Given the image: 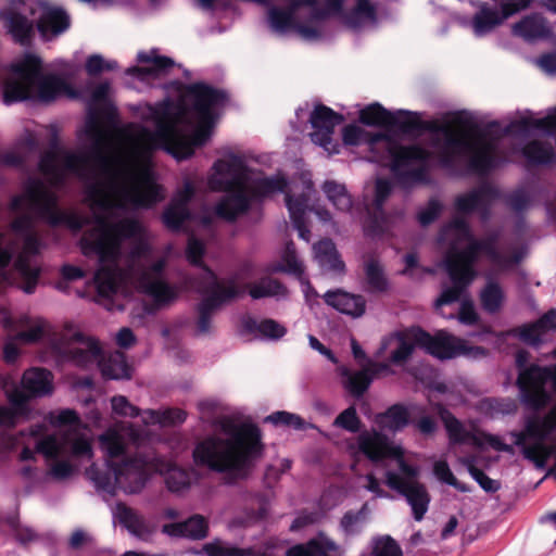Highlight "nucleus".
Wrapping results in <instances>:
<instances>
[{
    "label": "nucleus",
    "mask_w": 556,
    "mask_h": 556,
    "mask_svg": "<svg viewBox=\"0 0 556 556\" xmlns=\"http://www.w3.org/2000/svg\"><path fill=\"white\" fill-rule=\"evenodd\" d=\"M473 113L467 110L455 112V121L467 125L472 132L468 137H459L444 125L433 122H422L421 131L441 134L443 146L440 150L438 164L440 167L453 170L457 157H466V170L478 176H488L508 162L504 154L501 123L496 119L485 125L473 124Z\"/></svg>",
    "instance_id": "f257e3e1"
},
{
    "label": "nucleus",
    "mask_w": 556,
    "mask_h": 556,
    "mask_svg": "<svg viewBox=\"0 0 556 556\" xmlns=\"http://www.w3.org/2000/svg\"><path fill=\"white\" fill-rule=\"evenodd\" d=\"M227 438L207 437L195 444L192 458L195 465L225 473L227 484L247 479L264 454L262 431L255 424H229L224 428Z\"/></svg>",
    "instance_id": "f03ea898"
},
{
    "label": "nucleus",
    "mask_w": 556,
    "mask_h": 556,
    "mask_svg": "<svg viewBox=\"0 0 556 556\" xmlns=\"http://www.w3.org/2000/svg\"><path fill=\"white\" fill-rule=\"evenodd\" d=\"M356 451L371 464L386 468V485L403 496L412 508L414 519L421 521L431 498L425 484L417 481L420 467L405 459L402 446L394 444L382 432L372 429L358 433Z\"/></svg>",
    "instance_id": "7ed1b4c3"
},
{
    "label": "nucleus",
    "mask_w": 556,
    "mask_h": 556,
    "mask_svg": "<svg viewBox=\"0 0 556 556\" xmlns=\"http://www.w3.org/2000/svg\"><path fill=\"white\" fill-rule=\"evenodd\" d=\"M93 218L96 226L79 239V248L85 256L98 257L99 267L93 280L98 294L109 298L117 291L119 278L117 262L122 243L139 237L143 227L136 218H124L115 223H109L104 215H96Z\"/></svg>",
    "instance_id": "20e7f679"
},
{
    "label": "nucleus",
    "mask_w": 556,
    "mask_h": 556,
    "mask_svg": "<svg viewBox=\"0 0 556 556\" xmlns=\"http://www.w3.org/2000/svg\"><path fill=\"white\" fill-rule=\"evenodd\" d=\"M229 102L227 90L216 88L206 83H193L186 87L181 94L180 109L188 110L187 114L192 115L198 125L190 136L184 135L178 128L170 139V146L177 152L173 156L181 162L194 154V149L203 147L212 136L213 128L223 115Z\"/></svg>",
    "instance_id": "39448f33"
},
{
    "label": "nucleus",
    "mask_w": 556,
    "mask_h": 556,
    "mask_svg": "<svg viewBox=\"0 0 556 556\" xmlns=\"http://www.w3.org/2000/svg\"><path fill=\"white\" fill-rule=\"evenodd\" d=\"M165 467L164 457L152 450H143L121 463L108 460L102 466L92 464L86 475L101 497L109 502L115 496L117 489L126 494L139 493L151 475L163 472Z\"/></svg>",
    "instance_id": "423d86ee"
},
{
    "label": "nucleus",
    "mask_w": 556,
    "mask_h": 556,
    "mask_svg": "<svg viewBox=\"0 0 556 556\" xmlns=\"http://www.w3.org/2000/svg\"><path fill=\"white\" fill-rule=\"evenodd\" d=\"M42 61L34 53H26L22 61L11 64L13 78L5 80L3 85L2 102L5 105L37 100L50 103L66 93L75 98V91L55 74H43Z\"/></svg>",
    "instance_id": "0eeeda50"
},
{
    "label": "nucleus",
    "mask_w": 556,
    "mask_h": 556,
    "mask_svg": "<svg viewBox=\"0 0 556 556\" xmlns=\"http://www.w3.org/2000/svg\"><path fill=\"white\" fill-rule=\"evenodd\" d=\"M106 187L117 202L101 195L92 201V207L103 215L116 208L119 211L151 210L165 198L164 188L157 182L153 170L146 169L130 182L121 181L116 175L108 176Z\"/></svg>",
    "instance_id": "6e6552de"
},
{
    "label": "nucleus",
    "mask_w": 556,
    "mask_h": 556,
    "mask_svg": "<svg viewBox=\"0 0 556 556\" xmlns=\"http://www.w3.org/2000/svg\"><path fill=\"white\" fill-rule=\"evenodd\" d=\"M58 204L56 193L47 188L42 179L28 177L23 193L13 195L9 207L13 212L27 207L51 227L65 226L73 232L80 231L89 224L88 217L75 212L61 211Z\"/></svg>",
    "instance_id": "1a4fd4ad"
},
{
    "label": "nucleus",
    "mask_w": 556,
    "mask_h": 556,
    "mask_svg": "<svg viewBox=\"0 0 556 556\" xmlns=\"http://www.w3.org/2000/svg\"><path fill=\"white\" fill-rule=\"evenodd\" d=\"M180 103L181 98L177 102L166 98L162 101L144 105L142 119L154 124V129L146 126L139 129L142 146L147 153L152 154L157 150H162L170 156H176L174 153L177 151L170 146V139L177 130L173 119L188 112V110L180 109Z\"/></svg>",
    "instance_id": "9d476101"
},
{
    "label": "nucleus",
    "mask_w": 556,
    "mask_h": 556,
    "mask_svg": "<svg viewBox=\"0 0 556 556\" xmlns=\"http://www.w3.org/2000/svg\"><path fill=\"white\" fill-rule=\"evenodd\" d=\"M379 140L386 141L391 159L390 168L400 184L413 186L430 181L429 165L432 154L428 149L417 143L408 146L394 143L383 134L372 137V142Z\"/></svg>",
    "instance_id": "9b49d317"
},
{
    "label": "nucleus",
    "mask_w": 556,
    "mask_h": 556,
    "mask_svg": "<svg viewBox=\"0 0 556 556\" xmlns=\"http://www.w3.org/2000/svg\"><path fill=\"white\" fill-rule=\"evenodd\" d=\"M85 134L90 140L89 147L79 153L63 152L64 168L76 177L90 176V162H93L99 172L105 176L116 175L113 172L109 157L104 153V135L98 124L97 113L90 111L86 121Z\"/></svg>",
    "instance_id": "f8f14e48"
},
{
    "label": "nucleus",
    "mask_w": 556,
    "mask_h": 556,
    "mask_svg": "<svg viewBox=\"0 0 556 556\" xmlns=\"http://www.w3.org/2000/svg\"><path fill=\"white\" fill-rule=\"evenodd\" d=\"M412 333L418 348L441 361L453 359L458 356L478 359L488 354L485 348L469 345L465 340L456 338L445 330H439L435 334H430L422 328L417 327L412 330Z\"/></svg>",
    "instance_id": "ddd939ff"
},
{
    "label": "nucleus",
    "mask_w": 556,
    "mask_h": 556,
    "mask_svg": "<svg viewBox=\"0 0 556 556\" xmlns=\"http://www.w3.org/2000/svg\"><path fill=\"white\" fill-rule=\"evenodd\" d=\"M288 9L282 10L275 5L268 8V23L270 28L278 34H286L293 27V17L296 11L306 10L308 23L325 22L332 14L342 11L343 0H287Z\"/></svg>",
    "instance_id": "4468645a"
},
{
    "label": "nucleus",
    "mask_w": 556,
    "mask_h": 556,
    "mask_svg": "<svg viewBox=\"0 0 556 556\" xmlns=\"http://www.w3.org/2000/svg\"><path fill=\"white\" fill-rule=\"evenodd\" d=\"M554 354L556 356V350ZM548 383L552 384L556 394V364L552 366L531 364L529 368L521 370L516 381L521 404L534 412L544 408L551 401V394L546 389Z\"/></svg>",
    "instance_id": "2eb2a0df"
},
{
    "label": "nucleus",
    "mask_w": 556,
    "mask_h": 556,
    "mask_svg": "<svg viewBox=\"0 0 556 556\" xmlns=\"http://www.w3.org/2000/svg\"><path fill=\"white\" fill-rule=\"evenodd\" d=\"M237 279L238 277L233 275L227 278L225 283H218V287L205 286V291H197L203 296L195 305L198 336L210 333L215 312L244 294V291L237 286Z\"/></svg>",
    "instance_id": "dca6fc26"
},
{
    "label": "nucleus",
    "mask_w": 556,
    "mask_h": 556,
    "mask_svg": "<svg viewBox=\"0 0 556 556\" xmlns=\"http://www.w3.org/2000/svg\"><path fill=\"white\" fill-rule=\"evenodd\" d=\"M314 193V184L309 179L303 181L301 193H286V206L288 208L292 226L298 231L299 238L306 242H308L311 238V230L307 226L308 212H314L318 219L324 224L332 220V215L328 210L320 207L314 208L309 206V202Z\"/></svg>",
    "instance_id": "f3484780"
},
{
    "label": "nucleus",
    "mask_w": 556,
    "mask_h": 556,
    "mask_svg": "<svg viewBox=\"0 0 556 556\" xmlns=\"http://www.w3.org/2000/svg\"><path fill=\"white\" fill-rule=\"evenodd\" d=\"M249 166L243 155L228 152L225 159H218L212 166L207 184L212 191L233 188H248Z\"/></svg>",
    "instance_id": "a211bd4d"
},
{
    "label": "nucleus",
    "mask_w": 556,
    "mask_h": 556,
    "mask_svg": "<svg viewBox=\"0 0 556 556\" xmlns=\"http://www.w3.org/2000/svg\"><path fill=\"white\" fill-rule=\"evenodd\" d=\"M24 0H9V4L0 9V22L12 41L23 48H29L36 36V22L22 10Z\"/></svg>",
    "instance_id": "6ab92c4d"
},
{
    "label": "nucleus",
    "mask_w": 556,
    "mask_h": 556,
    "mask_svg": "<svg viewBox=\"0 0 556 556\" xmlns=\"http://www.w3.org/2000/svg\"><path fill=\"white\" fill-rule=\"evenodd\" d=\"M63 341L55 345L56 352L78 367H88L102 354L98 340L87 337L80 331L67 332L63 337Z\"/></svg>",
    "instance_id": "aec40b11"
},
{
    "label": "nucleus",
    "mask_w": 556,
    "mask_h": 556,
    "mask_svg": "<svg viewBox=\"0 0 556 556\" xmlns=\"http://www.w3.org/2000/svg\"><path fill=\"white\" fill-rule=\"evenodd\" d=\"M165 265V260L159 258L137 274L138 289L152 298L156 304L170 303L178 295L176 287L167 283L164 279Z\"/></svg>",
    "instance_id": "412c9836"
},
{
    "label": "nucleus",
    "mask_w": 556,
    "mask_h": 556,
    "mask_svg": "<svg viewBox=\"0 0 556 556\" xmlns=\"http://www.w3.org/2000/svg\"><path fill=\"white\" fill-rule=\"evenodd\" d=\"M42 248L41 239L34 232L23 237V251L13 267L16 275L15 286L26 294L36 291L40 277V268L30 265L29 256L38 255Z\"/></svg>",
    "instance_id": "4be33fe9"
},
{
    "label": "nucleus",
    "mask_w": 556,
    "mask_h": 556,
    "mask_svg": "<svg viewBox=\"0 0 556 556\" xmlns=\"http://www.w3.org/2000/svg\"><path fill=\"white\" fill-rule=\"evenodd\" d=\"M343 116L332 109L318 104L309 114V123L313 131L309 134L313 143L323 148L329 154H338L340 144L332 139L334 128L341 124Z\"/></svg>",
    "instance_id": "5701e85b"
},
{
    "label": "nucleus",
    "mask_w": 556,
    "mask_h": 556,
    "mask_svg": "<svg viewBox=\"0 0 556 556\" xmlns=\"http://www.w3.org/2000/svg\"><path fill=\"white\" fill-rule=\"evenodd\" d=\"M501 197L498 188L484 181L469 191L458 194L455 198V210L462 214L469 215L479 212L482 220L490 217L492 203Z\"/></svg>",
    "instance_id": "b1692460"
},
{
    "label": "nucleus",
    "mask_w": 556,
    "mask_h": 556,
    "mask_svg": "<svg viewBox=\"0 0 556 556\" xmlns=\"http://www.w3.org/2000/svg\"><path fill=\"white\" fill-rule=\"evenodd\" d=\"M205 254V245L204 243L191 236L188 239L187 248H186V257L187 261L201 269V273L198 275H188L186 277V282L192 286L195 291H205L206 287H218V283H222L217 275L204 262L203 256Z\"/></svg>",
    "instance_id": "393cba45"
},
{
    "label": "nucleus",
    "mask_w": 556,
    "mask_h": 556,
    "mask_svg": "<svg viewBox=\"0 0 556 556\" xmlns=\"http://www.w3.org/2000/svg\"><path fill=\"white\" fill-rule=\"evenodd\" d=\"M219 192H224V194L217 200L213 208L214 215L219 219L235 223L251 210L253 197L250 195L248 188H233Z\"/></svg>",
    "instance_id": "a878e982"
},
{
    "label": "nucleus",
    "mask_w": 556,
    "mask_h": 556,
    "mask_svg": "<svg viewBox=\"0 0 556 556\" xmlns=\"http://www.w3.org/2000/svg\"><path fill=\"white\" fill-rule=\"evenodd\" d=\"M527 116H521L519 119L509 122L503 129L502 134L530 136L533 132H541L543 135H556V105L549 108L546 115L541 118H532V112L526 111Z\"/></svg>",
    "instance_id": "bb28decb"
},
{
    "label": "nucleus",
    "mask_w": 556,
    "mask_h": 556,
    "mask_svg": "<svg viewBox=\"0 0 556 556\" xmlns=\"http://www.w3.org/2000/svg\"><path fill=\"white\" fill-rule=\"evenodd\" d=\"M137 61L140 63H148L146 66H130L125 71L126 76L136 78L142 83H150L151 80L160 78L170 67L175 65L172 58L165 55H157L156 49L150 52L139 51Z\"/></svg>",
    "instance_id": "cd10ccee"
},
{
    "label": "nucleus",
    "mask_w": 556,
    "mask_h": 556,
    "mask_svg": "<svg viewBox=\"0 0 556 556\" xmlns=\"http://www.w3.org/2000/svg\"><path fill=\"white\" fill-rule=\"evenodd\" d=\"M71 26V17L65 10L48 4L42 5L36 21V28L42 41H50L65 33Z\"/></svg>",
    "instance_id": "c85d7f7f"
},
{
    "label": "nucleus",
    "mask_w": 556,
    "mask_h": 556,
    "mask_svg": "<svg viewBox=\"0 0 556 556\" xmlns=\"http://www.w3.org/2000/svg\"><path fill=\"white\" fill-rule=\"evenodd\" d=\"M208 521L199 514H194L182 521L169 522L162 526V533L173 539L201 541L208 534Z\"/></svg>",
    "instance_id": "c756f323"
},
{
    "label": "nucleus",
    "mask_w": 556,
    "mask_h": 556,
    "mask_svg": "<svg viewBox=\"0 0 556 556\" xmlns=\"http://www.w3.org/2000/svg\"><path fill=\"white\" fill-rule=\"evenodd\" d=\"M64 150L59 142L56 135L50 141L49 149L41 153L38 161V169L54 185H61L65 181L66 173L63 165Z\"/></svg>",
    "instance_id": "7c9ffc66"
},
{
    "label": "nucleus",
    "mask_w": 556,
    "mask_h": 556,
    "mask_svg": "<svg viewBox=\"0 0 556 556\" xmlns=\"http://www.w3.org/2000/svg\"><path fill=\"white\" fill-rule=\"evenodd\" d=\"M378 5L375 0H354V5L343 13V10L337 15L343 17L344 24L353 29L359 30L369 26H376L378 23Z\"/></svg>",
    "instance_id": "2f4dec72"
},
{
    "label": "nucleus",
    "mask_w": 556,
    "mask_h": 556,
    "mask_svg": "<svg viewBox=\"0 0 556 556\" xmlns=\"http://www.w3.org/2000/svg\"><path fill=\"white\" fill-rule=\"evenodd\" d=\"M511 31L515 36L522 38L526 42L534 43L552 37V27L544 16L539 13H531L523 16L513 25Z\"/></svg>",
    "instance_id": "473e14b6"
},
{
    "label": "nucleus",
    "mask_w": 556,
    "mask_h": 556,
    "mask_svg": "<svg viewBox=\"0 0 556 556\" xmlns=\"http://www.w3.org/2000/svg\"><path fill=\"white\" fill-rule=\"evenodd\" d=\"M323 299L325 303L341 314L353 318L362 317L366 312V300L361 294H353L341 289L328 290Z\"/></svg>",
    "instance_id": "72a5a7b5"
},
{
    "label": "nucleus",
    "mask_w": 556,
    "mask_h": 556,
    "mask_svg": "<svg viewBox=\"0 0 556 556\" xmlns=\"http://www.w3.org/2000/svg\"><path fill=\"white\" fill-rule=\"evenodd\" d=\"M432 408L435 410L446 430L451 444H463L471 440L475 445L481 447L482 442L471 432L467 431L463 422L454 416V414L442 403H433Z\"/></svg>",
    "instance_id": "f704fd0d"
},
{
    "label": "nucleus",
    "mask_w": 556,
    "mask_h": 556,
    "mask_svg": "<svg viewBox=\"0 0 556 556\" xmlns=\"http://www.w3.org/2000/svg\"><path fill=\"white\" fill-rule=\"evenodd\" d=\"M452 281V286L443 287L439 298L434 302L437 308L453 304L467 293L468 288L473 282L472 275H460L456 266L451 262L448 268H444Z\"/></svg>",
    "instance_id": "c9c22d12"
},
{
    "label": "nucleus",
    "mask_w": 556,
    "mask_h": 556,
    "mask_svg": "<svg viewBox=\"0 0 556 556\" xmlns=\"http://www.w3.org/2000/svg\"><path fill=\"white\" fill-rule=\"evenodd\" d=\"M52 374L41 367H31L24 371L21 379V387L34 397L50 395L53 391Z\"/></svg>",
    "instance_id": "e433bc0d"
},
{
    "label": "nucleus",
    "mask_w": 556,
    "mask_h": 556,
    "mask_svg": "<svg viewBox=\"0 0 556 556\" xmlns=\"http://www.w3.org/2000/svg\"><path fill=\"white\" fill-rule=\"evenodd\" d=\"M393 343H396L397 346L392 351L389 361L394 365H400L406 362L414 353L415 346H417L415 342H408L401 331H394L381 339L375 356L380 358Z\"/></svg>",
    "instance_id": "4c0bfd02"
},
{
    "label": "nucleus",
    "mask_w": 556,
    "mask_h": 556,
    "mask_svg": "<svg viewBox=\"0 0 556 556\" xmlns=\"http://www.w3.org/2000/svg\"><path fill=\"white\" fill-rule=\"evenodd\" d=\"M485 283L479 291V300L482 309L490 314H497L506 300L505 291L491 273L485 274Z\"/></svg>",
    "instance_id": "58836bf2"
},
{
    "label": "nucleus",
    "mask_w": 556,
    "mask_h": 556,
    "mask_svg": "<svg viewBox=\"0 0 556 556\" xmlns=\"http://www.w3.org/2000/svg\"><path fill=\"white\" fill-rule=\"evenodd\" d=\"M505 20H507V17H503V13L497 9L490 7L485 2H481L478 11L472 16L470 25L475 36L480 38L490 34Z\"/></svg>",
    "instance_id": "ea45409f"
},
{
    "label": "nucleus",
    "mask_w": 556,
    "mask_h": 556,
    "mask_svg": "<svg viewBox=\"0 0 556 556\" xmlns=\"http://www.w3.org/2000/svg\"><path fill=\"white\" fill-rule=\"evenodd\" d=\"M241 326L244 332L260 334L263 339L277 341L286 336L287 328L271 318H265L257 321L251 316H244L241 319Z\"/></svg>",
    "instance_id": "a19ab883"
},
{
    "label": "nucleus",
    "mask_w": 556,
    "mask_h": 556,
    "mask_svg": "<svg viewBox=\"0 0 556 556\" xmlns=\"http://www.w3.org/2000/svg\"><path fill=\"white\" fill-rule=\"evenodd\" d=\"M527 431L530 440L541 445L548 440L552 434L556 433V408L552 409L543 416L532 415L527 418Z\"/></svg>",
    "instance_id": "79ce46f5"
},
{
    "label": "nucleus",
    "mask_w": 556,
    "mask_h": 556,
    "mask_svg": "<svg viewBox=\"0 0 556 556\" xmlns=\"http://www.w3.org/2000/svg\"><path fill=\"white\" fill-rule=\"evenodd\" d=\"M339 545L326 534L319 533L305 544H296L287 551V556H330L338 552Z\"/></svg>",
    "instance_id": "37998d69"
},
{
    "label": "nucleus",
    "mask_w": 556,
    "mask_h": 556,
    "mask_svg": "<svg viewBox=\"0 0 556 556\" xmlns=\"http://www.w3.org/2000/svg\"><path fill=\"white\" fill-rule=\"evenodd\" d=\"M468 244L457 252L456 256L447 255L443 261L444 268H448L452 262L460 275H472L473 280L478 273L475 269V264L478 262L480 251L477 249L475 238L467 240Z\"/></svg>",
    "instance_id": "c03bdc74"
},
{
    "label": "nucleus",
    "mask_w": 556,
    "mask_h": 556,
    "mask_svg": "<svg viewBox=\"0 0 556 556\" xmlns=\"http://www.w3.org/2000/svg\"><path fill=\"white\" fill-rule=\"evenodd\" d=\"M366 372L363 367L358 370H352L346 366L339 368L343 389L357 400L362 399L371 386V378Z\"/></svg>",
    "instance_id": "a18cd8bd"
},
{
    "label": "nucleus",
    "mask_w": 556,
    "mask_h": 556,
    "mask_svg": "<svg viewBox=\"0 0 556 556\" xmlns=\"http://www.w3.org/2000/svg\"><path fill=\"white\" fill-rule=\"evenodd\" d=\"M476 409L486 418L496 419L515 415L518 404L510 397H483L478 401Z\"/></svg>",
    "instance_id": "49530a36"
},
{
    "label": "nucleus",
    "mask_w": 556,
    "mask_h": 556,
    "mask_svg": "<svg viewBox=\"0 0 556 556\" xmlns=\"http://www.w3.org/2000/svg\"><path fill=\"white\" fill-rule=\"evenodd\" d=\"M112 515L114 520H117L134 536L143 538L148 534L143 518L126 504L117 502L112 508Z\"/></svg>",
    "instance_id": "de8ad7c7"
},
{
    "label": "nucleus",
    "mask_w": 556,
    "mask_h": 556,
    "mask_svg": "<svg viewBox=\"0 0 556 556\" xmlns=\"http://www.w3.org/2000/svg\"><path fill=\"white\" fill-rule=\"evenodd\" d=\"M314 257L320 267L332 271H343L344 262L341 260L336 244L331 239H323L313 245Z\"/></svg>",
    "instance_id": "09e8293b"
},
{
    "label": "nucleus",
    "mask_w": 556,
    "mask_h": 556,
    "mask_svg": "<svg viewBox=\"0 0 556 556\" xmlns=\"http://www.w3.org/2000/svg\"><path fill=\"white\" fill-rule=\"evenodd\" d=\"M472 237L469 224L463 217H454L441 227L438 233V241L455 247Z\"/></svg>",
    "instance_id": "8fccbe9b"
},
{
    "label": "nucleus",
    "mask_w": 556,
    "mask_h": 556,
    "mask_svg": "<svg viewBox=\"0 0 556 556\" xmlns=\"http://www.w3.org/2000/svg\"><path fill=\"white\" fill-rule=\"evenodd\" d=\"M165 468L161 475H164V481L169 492L182 494L187 492L192 484V472L172 465L165 459Z\"/></svg>",
    "instance_id": "3c124183"
},
{
    "label": "nucleus",
    "mask_w": 556,
    "mask_h": 556,
    "mask_svg": "<svg viewBox=\"0 0 556 556\" xmlns=\"http://www.w3.org/2000/svg\"><path fill=\"white\" fill-rule=\"evenodd\" d=\"M364 274L367 291L370 293H384L390 288L384 268L376 257H369L364 264Z\"/></svg>",
    "instance_id": "603ef678"
},
{
    "label": "nucleus",
    "mask_w": 556,
    "mask_h": 556,
    "mask_svg": "<svg viewBox=\"0 0 556 556\" xmlns=\"http://www.w3.org/2000/svg\"><path fill=\"white\" fill-rule=\"evenodd\" d=\"M287 187V178L274 175L255 179L251 188H248V191L253 197V202H262L269 194L285 192Z\"/></svg>",
    "instance_id": "864d4df0"
},
{
    "label": "nucleus",
    "mask_w": 556,
    "mask_h": 556,
    "mask_svg": "<svg viewBox=\"0 0 556 556\" xmlns=\"http://www.w3.org/2000/svg\"><path fill=\"white\" fill-rule=\"evenodd\" d=\"M421 114L408 110L390 111L387 127L395 128L405 135L420 134Z\"/></svg>",
    "instance_id": "5fc2aeb1"
},
{
    "label": "nucleus",
    "mask_w": 556,
    "mask_h": 556,
    "mask_svg": "<svg viewBox=\"0 0 556 556\" xmlns=\"http://www.w3.org/2000/svg\"><path fill=\"white\" fill-rule=\"evenodd\" d=\"M186 418L187 413L180 408L146 409L142 412V421L146 425L177 426L184 424Z\"/></svg>",
    "instance_id": "6e6d98bb"
},
{
    "label": "nucleus",
    "mask_w": 556,
    "mask_h": 556,
    "mask_svg": "<svg viewBox=\"0 0 556 556\" xmlns=\"http://www.w3.org/2000/svg\"><path fill=\"white\" fill-rule=\"evenodd\" d=\"M321 191L337 211L343 213L351 211L353 201L344 184L337 182L336 180H326L321 185Z\"/></svg>",
    "instance_id": "4d7b16f0"
},
{
    "label": "nucleus",
    "mask_w": 556,
    "mask_h": 556,
    "mask_svg": "<svg viewBox=\"0 0 556 556\" xmlns=\"http://www.w3.org/2000/svg\"><path fill=\"white\" fill-rule=\"evenodd\" d=\"M522 155L533 165H551L556 162V152L548 142L533 140L522 148Z\"/></svg>",
    "instance_id": "13d9d810"
},
{
    "label": "nucleus",
    "mask_w": 556,
    "mask_h": 556,
    "mask_svg": "<svg viewBox=\"0 0 556 556\" xmlns=\"http://www.w3.org/2000/svg\"><path fill=\"white\" fill-rule=\"evenodd\" d=\"M101 374L110 380H128L131 378V367L124 354L115 353L100 363Z\"/></svg>",
    "instance_id": "bf43d9fd"
},
{
    "label": "nucleus",
    "mask_w": 556,
    "mask_h": 556,
    "mask_svg": "<svg viewBox=\"0 0 556 556\" xmlns=\"http://www.w3.org/2000/svg\"><path fill=\"white\" fill-rule=\"evenodd\" d=\"M475 241L480 253H484L492 264L502 269H509L513 266L518 265L523 258L521 251L515 252L511 256H506L491 242L489 243L481 239H475Z\"/></svg>",
    "instance_id": "052dcab7"
},
{
    "label": "nucleus",
    "mask_w": 556,
    "mask_h": 556,
    "mask_svg": "<svg viewBox=\"0 0 556 556\" xmlns=\"http://www.w3.org/2000/svg\"><path fill=\"white\" fill-rule=\"evenodd\" d=\"M249 295L253 300H261L265 298L285 299L288 295V290L286 286L277 279L262 277L258 281L250 286Z\"/></svg>",
    "instance_id": "680f3d73"
},
{
    "label": "nucleus",
    "mask_w": 556,
    "mask_h": 556,
    "mask_svg": "<svg viewBox=\"0 0 556 556\" xmlns=\"http://www.w3.org/2000/svg\"><path fill=\"white\" fill-rule=\"evenodd\" d=\"M99 444L104 453L106 459L110 462H115L114 458L123 457L125 458V452H126V443L123 438V435L114 430V429H108L99 437Z\"/></svg>",
    "instance_id": "e2e57ef3"
},
{
    "label": "nucleus",
    "mask_w": 556,
    "mask_h": 556,
    "mask_svg": "<svg viewBox=\"0 0 556 556\" xmlns=\"http://www.w3.org/2000/svg\"><path fill=\"white\" fill-rule=\"evenodd\" d=\"M367 503L363 504L358 510H348L340 520V529L345 536L358 535L366 522L368 515Z\"/></svg>",
    "instance_id": "0e129e2a"
},
{
    "label": "nucleus",
    "mask_w": 556,
    "mask_h": 556,
    "mask_svg": "<svg viewBox=\"0 0 556 556\" xmlns=\"http://www.w3.org/2000/svg\"><path fill=\"white\" fill-rule=\"evenodd\" d=\"M378 422L392 431L402 430L409 424L408 410L402 404H393L378 416Z\"/></svg>",
    "instance_id": "69168bd1"
},
{
    "label": "nucleus",
    "mask_w": 556,
    "mask_h": 556,
    "mask_svg": "<svg viewBox=\"0 0 556 556\" xmlns=\"http://www.w3.org/2000/svg\"><path fill=\"white\" fill-rule=\"evenodd\" d=\"M198 554H204L206 556H251L252 552L250 548H241L232 544L224 543L219 539H215L204 544Z\"/></svg>",
    "instance_id": "338daca9"
},
{
    "label": "nucleus",
    "mask_w": 556,
    "mask_h": 556,
    "mask_svg": "<svg viewBox=\"0 0 556 556\" xmlns=\"http://www.w3.org/2000/svg\"><path fill=\"white\" fill-rule=\"evenodd\" d=\"M192 218L189 207L168 204L162 214L163 224L172 231L181 230L184 224Z\"/></svg>",
    "instance_id": "774afa93"
}]
</instances>
